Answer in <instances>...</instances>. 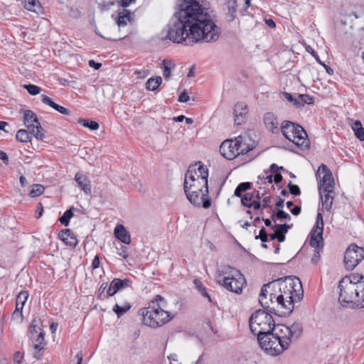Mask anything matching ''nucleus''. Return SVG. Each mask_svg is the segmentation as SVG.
<instances>
[{"mask_svg":"<svg viewBox=\"0 0 364 364\" xmlns=\"http://www.w3.org/2000/svg\"><path fill=\"white\" fill-rule=\"evenodd\" d=\"M220 28L208 9L198 0H183L170 24L166 38L173 43L191 45L200 41L209 43L218 39Z\"/></svg>","mask_w":364,"mask_h":364,"instance_id":"f257e3e1","label":"nucleus"},{"mask_svg":"<svg viewBox=\"0 0 364 364\" xmlns=\"http://www.w3.org/2000/svg\"><path fill=\"white\" fill-rule=\"evenodd\" d=\"M303 289L300 279L296 277H286L264 284L259 294V304L264 309H272L270 303L277 304L279 315L290 314L294 304L303 298ZM272 313V310H269Z\"/></svg>","mask_w":364,"mask_h":364,"instance_id":"f03ea898","label":"nucleus"},{"mask_svg":"<svg viewBox=\"0 0 364 364\" xmlns=\"http://www.w3.org/2000/svg\"><path fill=\"white\" fill-rule=\"evenodd\" d=\"M166 301L160 295H156L149 303L147 307L139 310L144 325L156 328L162 326L172 319L170 313L166 309Z\"/></svg>","mask_w":364,"mask_h":364,"instance_id":"7ed1b4c3","label":"nucleus"},{"mask_svg":"<svg viewBox=\"0 0 364 364\" xmlns=\"http://www.w3.org/2000/svg\"><path fill=\"white\" fill-rule=\"evenodd\" d=\"M256 146L255 141L248 134L225 140L220 146L221 154L228 160L247 154Z\"/></svg>","mask_w":364,"mask_h":364,"instance_id":"20e7f679","label":"nucleus"},{"mask_svg":"<svg viewBox=\"0 0 364 364\" xmlns=\"http://www.w3.org/2000/svg\"><path fill=\"white\" fill-rule=\"evenodd\" d=\"M316 180L318 184L319 196L322 208L329 210L334 199V179L331 170L325 164L318 166L316 173Z\"/></svg>","mask_w":364,"mask_h":364,"instance_id":"39448f33","label":"nucleus"},{"mask_svg":"<svg viewBox=\"0 0 364 364\" xmlns=\"http://www.w3.org/2000/svg\"><path fill=\"white\" fill-rule=\"evenodd\" d=\"M183 188L188 200L195 206L208 208L210 200L208 197V181L203 178L199 180H184Z\"/></svg>","mask_w":364,"mask_h":364,"instance_id":"423d86ee","label":"nucleus"},{"mask_svg":"<svg viewBox=\"0 0 364 364\" xmlns=\"http://www.w3.org/2000/svg\"><path fill=\"white\" fill-rule=\"evenodd\" d=\"M362 274H351L344 277L338 283V301L343 306H357L358 282Z\"/></svg>","mask_w":364,"mask_h":364,"instance_id":"0eeeda50","label":"nucleus"},{"mask_svg":"<svg viewBox=\"0 0 364 364\" xmlns=\"http://www.w3.org/2000/svg\"><path fill=\"white\" fill-rule=\"evenodd\" d=\"M278 325L272 331L257 338L259 346L270 355H278L287 350L289 345Z\"/></svg>","mask_w":364,"mask_h":364,"instance_id":"6e6552de","label":"nucleus"},{"mask_svg":"<svg viewBox=\"0 0 364 364\" xmlns=\"http://www.w3.org/2000/svg\"><path fill=\"white\" fill-rule=\"evenodd\" d=\"M217 282L228 291L240 294L245 279L237 269L225 266L221 273L217 277Z\"/></svg>","mask_w":364,"mask_h":364,"instance_id":"1a4fd4ad","label":"nucleus"},{"mask_svg":"<svg viewBox=\"0 0 364 364\" xmlns=\"http://www.w3.org/2000/svg\"><path fill=\"white\" fill-rule=\"evenodd\" d=\"M250 328L253 334L257 338L272 331L276 328L272 316L264 310L255 311L250 318Z\"/></svg>","mask_w":364,"mask_h":364,"instance_id":"9d476101","label":"nucleus"},{"mask_svg":"<svg viewBox=\"0 0 364 364\" xmlns=\"http://www.w3.org/2000/svg\"><path fill=\"white\" fill-rule=\"evenodd\" d=\"M281 130L285 138L296 146H303L306 145L307 134L300 125L289 121H284L282 124Z\"/></svg>","mask_w":364,"mask_h":364,"instance_id":"9b49d317","label":"nucleus"},{"mask_svg":"<svg viewBox=\"0 0 364 364\" xmlns=\"http://www.w3.org/2000/svg\"><path fill=\"white\" fill-rule=\"evenodd\" d=\"M23 122L25 126L29 129L31 134H33L38 140L43 139L45 130L41 127L37 115L33 111H24Z\"/></svg>","mask_w":364,"mask_h":364,"instance_id":"f8f14e48","label":"nucleus"},{"mask_svg":"<svg viewBox=\"0 0 364 364\" xmlns=\"http://www.w3.org/2000/svg\"><path fill=\"white\" fill-rule=\"evenodd\" d=\"M364 259V249L356 245H350L344 255V264L347 269H354Z\"/></svg>","mask_w":364,"mask_h":364,"instance_id":"ddd939ff","label":"nucleus"},{"mask_svg":"<svg viewBox=\"0 0 364 364\" xmlns=\"http://www.w3.org/2000/svg\"><path fill=\"white\" fill-rule=\"evenodd\" d=\"M202 177L204 181H208V168L203 165L202 162L198 161L188 167V169L186 173L184 180H199L202 178Z\"/></svg>","mask_w":364,"mask_h":364,"instance_id":"4468645a","label":"nucleus"},{"mask_svg":"<svg viewBox=\"0 0 364 364\" xmlns=\"http://www.w3.org/2000/svg\"><path fill=\"white\" fill-rule=\"evenodd\" d=\"M278 326L284 338L288 340L289 346L293 341L297 340L303 333V326L301 323L295 322L289 326L285 325H278Z\"/></svg>","mask_w":364,"mask_h":364,"instance_id":"2eb2a0df","label":"nucleus"},{"mask_svg":"<svg viewBox=\"0 0 364 364\" xmlns=\"http://www.w3.org/2000/svg\"><path fill=\"white\" fill-rule=\"evenodd\" d=\"M323 228L314 227L310 232L309 244L311 247L315 249L316 253H319L323 248Z\"/></svg>","mask_w":364,"mask_h":364,"instance_id":"dca6fc26","label":"nucleus"},{"mask_svg":"<svg viewBox=\"0 0 364 364\" xmlns=\"http://www.w3.org/2000/svg\"><path fill=\"white\" fill-rule=\"evenodd\" d=\"M248 109L244 102H238L235 105L234 108V122L236 125H241L247 119Z\"/></svg>","mask_w":364,"mask_h":364,"instance_id":"f3484780","label":"nucleus"},{"mask_svg":"<svg viewBox=\"0 0 364 364\" xmlns=\"http://www.w3.org/2000/svg\"><path fill=\"white\" fill-rule=\"evenodd\" d=\"M132 282L128 279L114 278L107 290V296H114L120 289L131 287Z\"/></svg>","mask_w":364,"mask_h":364,"instance_id":"a211bd4d","label":"nucleus"},{"mask_svg":"<svg viewBox=\"0 0 364 364\" xmlns=\"http://www.w3.org/2000/svg\"><path fill=\"white\" fill-rule=\"evenodd\" d=\"M263 122L265 127L272 133H277L279 130V121L273 112H267L263 116Z\"/></svg>","mask_w":364,"mask_h":364,"instance_id":"6ab92c4d","label":"nucleus"},{"mask_svg":"<svg viewBox=\"0 0 364 364\" xmlns=\"http://www.w3.org/2000/svg\"><path fill=\"white\" fill-rule=\"evenodd\" d=\"M75 180L77 186L86 195H91L92 186L90 179L87 176L82 173H77L75 176Z\"/></svg>","mask_w":364,"mask_h":364,"instance_id":"aec40b11","label":"nucleus"},{"mask_svg":"<svg viewBox=\"0 0 364 364\" xmlns=\"http://www.w3.org/2000/svg\"><path fill=\"white\" fill-rule=\"evenodd\" d=\"M31 339L32 340V345L33 348L37 350V352H36L34 354V357L37 359H40L41 357L40 351L44 349L46 346L44 333L40 332L39 334H37V336H35L33 338Z\"/></svg>","mask_w":364,"mask_h":364,"instance_id":"412c9836","label":"nucleus"},{"mask_svg":"<svg viewBox=\"0 0 364 364\" xmlns=\"http://www.w3.org/2000/svg\"><path fill=\"white\" fill-rule=\"evenodd\" d=\"M59 237L65 245L71 247H75L77 244L75 236L69 229L62 230L59 234Z\"/></svg>","mask_w":364,"mask_h":364,"instance_id":"4be33fe9","label":"nucleus"},{"mask_svg":"<svg viewBox=\"0 0 364 364\" xmlns=\"http://www.w3.org/2000/svg\"><path fill=\"white\" fill-rule=\"evenodd\" d=\"M115 237L122 242L129 245L131 242L130 235L122 225H117L114 230Z\"/></svg>","mask_w":364,"mask_h":364,"instance_id":"5701e85b","label":"nucleus"},{"mask_svg":"<svg viewBox=\"0 0 364 364\" xmlns=\"http://www.w3.org/2000/svg\"><path fill=\"white\" fill-rule=\"evenodd\" d=\"M24 8L36 14H42L43 7L38 0H22Z\"/></svg>","mask_w":364,"mask_h":364,"instance_id":"b1692460","label":"nucleus"},{"mask_svg":"<svg viewBox=\"0 0 364 364\" xmlns=\"http://www.w3.org/2000/svg\"><path fill=\"white\" fill-rule=\"evenodd\" d=\"M131 309V304L128 301L116 303L112 310L120 318Z\"/></svg>","mask_w":364,"mask_h":364,"instance_id":"393cba45","label":"nucleus"},{"mask_svg":"<svg viewBox=\"0 0 364 364\" xmlns=\"http://www.w3.org/2000/svg\"><path fill=\"white\" fill-rule=\"evenodd\" d=\"M351 128L353 130L355 136L360 141L364 140V128L359 120H355L351 124Z\"/></svg>","mask_w":364,"mask_h":364,"instance_id":"a878e982","label":"nucleus"},{"mask_svg":"<svg viewBox=\"0 0 364 364\" xmlns=\"http://www.w3.org/2000/svg\"><path fill=\"white\" fill-rule=\"evenodd\" d=\"M163 75L166 80H168L171 75V70L176 67L175 63L171 60H163Z\"/></svg>","mask_w":364,"mask_h":364,"instance_id":"bb28decb","label":"nucleus"},{"mask_svg":"<svg viewBox=\"0 0 364 364\" xmlns=\"http://www.w3.org/2000/svg\"><path fill=\"white\" fill-rule=\"evenodd\" d=\"M358 296L357 299V306L364 308V276L362 275V279L358 282Z\"/></svg>","mask_w":364,"mask_h":364,"instance_id":"cd10ccee","label":"nucleus"},{"mask_svg":"<svg viewBox=\"0 0 364 364\" xmlns=\"http://www.w3.org/2000/svg\"><path fill=\"white\" fill-rule=\"evenodd\" d=\"M161 82L162 79L159 76L151 77L146 82V88L148 90L154 91L159 87Z\"/></svg>","mask_w":364,"mask_h":364,"instance_id":"c85d7f7f","label":"nucleus"},{"mask_svg":"<svg viewBox=\"0 0 364 364\" xmlns=\"http://www.w3.org/2000/svg\"><path fill=\"white\" fill-rule=\"evenodd\" d=\"M28 298V293L26 291H21L16 299V306L23 309L24 305Z\"/></svg>","mask_w":364,"mask_h":364,"instance_id":"c756f323","label":"nucleus"},{"mask_svg":"<svg viewBox=\"0 0 364 364\" xmlns=\"http://www.w3.org/2000/svg\"><path fill=\"white\" fill-rule=\"evenodd\" d=\"M193 284L196 289L202 294V296L208 298V301H211L210 296H209L206 288L203 286L202 282L198 279H194Z\"/></svg>","mask_w":364,"mask_h":364,"instance_id":"7c9ffc66","label":"nucleus"},{"mask_svg":"<svg viewBox=\"0 0 364 364\" xmlns=\"http://www.w3.org/2000/svg\"><path fill=\"white\" fill-rule=\"evenodd\" d=\"M16 138L23 143L31 141L30 134L26 129H19L16 134Z\"/></svg>","mask_w":364,"mask_h":364,"instance_id":"2f4dec72","label":"nucleus"},{"mask_svg":"<svg viewBox=\"0 0 364 364\" xmlns=\"http://www.w3.org/2000/svg\"><path fill=\"white\" fill-rule=\"evenodd\" d=\"M79 123L81 124L83 127L89 128L90 130H97L100 127L97 122L85 119H80Z\"/></svg>","mask_w":364,"mask_h":364,"instance_id":"473e14b6","label":"nucleus"},{"mask_svg":"<svg viewBox=\"0 0 364 364\" xmlns=\"http://www.w3.org/2000/svg\"><path fill=\"white\" fill-rule=\"evenodd\" d=\"M251 186V183H240L235 190L234 195L237 197H241L242 193L248 190Z\"/></svg>","mask_w":364,"mask_h":364,"instance_id":"72a5a7b5","label":"nucleus"},{"mask_svg":"<svg viewBox=\"0 0 364 364\" xmlns=\"http://www.w3.org/2000/svg\"><path fill=\"white\" fill-rule=\"evenodd\" d=\"M74 214L71 209L66 210L63 215L59 218V221L65 226H68L70 220L73 217Z\"/></svg>","mask_w":364,"mask_h":364,"instance_id":"f704fd0d","label":"nucleus"},{"mask_svg":"<svg viewBox=\"0 0 364 364\" xmlns=\"http://www.w3.org/2000/svg\"><path fill=\"white\" fill-rule=\"evenodd\" d=\"M44 189L43 186L41 184H34L29 192V196L32 198L39 196L44 192Z\"/></svg>","mask_w":364,"mask_h":364,"instance_id":"c9c22d12","label":"nucleus"},{"mask_svg":"<svg viewBox=\"0 0 364 364\" xmlns=\"http://www.w3.org/2000/svg\"><path fill=\"white\" fill-rule=\"evenodd\" d=\"M23 309L16 306L14 311L12 314L11 319L17 323H22L23 321Z\"/></svg>","mask_w":364,"mask_h":364,"instance_id":"e433bc0d","label":"nucleus"},{"mask_svg":"<svg viewBox=\"0 0 364 364\" xmlns=\"http://www.w3.org/2000/svg\"><path fill=\"white\" fill-rule=\"evenodd\" d=\"M131 14L127 12V14L120 13L117 19V24L119 26H124L127 25L128 21H130Z\"/></svg>","mask_w":364,"mask_h":364,"instance_id":"4c0bfd02","label":"nucleus"},{"mask_svg":"<svg viewBox=\"0 0 364 364\" xmlns=\"http://www.w3.org/2000/svg\"><path fill=\"white\" fill-rule=\"evenodd\" d=\"M289 228V225L286 223L282 225L276 224L272 227V229L277 234H286L287 233Z\"/></svg>","mask_w":364,"mask_h":364,"instance_id":"58836bf2","label":"nucleus"},{"mask_svg":"<svg viewBox=\"0 0 364 364\" xmlns=\"http://www.w3.org/2000/svg\"><path fill=\"white\" fill-rule=\"evenodd\" d=\"M275 218L287 220H291V216L282 210H279L276 213H272V219L274 223L276 222Z\"/></svg>","mask_w":364,"mask_h":364,"instance_id":"ea45409f","label":"nucleus"},{"mask_svg":"<svg viewBox=\"0 0 364 364\" xmlns=\"http://www.w3.org/2000/svg\"><path fill=\"white\" fill-rule=\"evenodd\" d=\"M254 194L250 193H245L242 198L241 202L244 206L251 208V203L254 200Z\"/></svg>","mask_w":364,"mask_h":364,"instance_id":"a19ab883","label":"nucleus"},{"mask_svg":"<svg viewBox=\"0 0 364 364\" xmlns=\"http://www.w3.org/2000/svg\"><path fill=\"white\" fill-rule=\"evenodd\" d=\"M23 87L31 95H36L41 91V88L40 87L32 84L25 85Z\"/></svg>","mask_w":364,"mask_h":364,"instance_id":"79ce46f5","label":"nucleus"},{"mask_svg":"<svg viewBox=\"0 0 364 364\" xmlns=\"http://www.w3.org/2000/svg\"><path fill=\"white\" fill-rule=\"evenodd\" d=\"M227 6L229 10L230 20H233L236 12V0H228Z\"/></svg>","mask_w":364,"mask_h":364,"instance_id":"37998d69","label":"nucleus"},{"mask_svg":"<svg viewBox=\"0 0 364 364\" xmlns=\"http://www.w3.org/2000/svg\"><path fill=\"white\" fill-rule=\"evenodd\" d=\"M283 95L288 101L293 102L296 107L300 108L303 107V104L299 99L295 98L291 94L284 92Z\"/></svg>","mask_w":364,"mask_h":364,"instance_id":"c03bdc74","label":"nucleus"},{"mask_svg":"<svg viewBox=\"0 0 364 364\" xmlns=\"http://www.w3.org/2000/svg\"><path fill=\"white\" fill-rule=\"evenodd\" d=\"M299 100L303 104L312 105L314 102V97L308 94H301L299 95Z\"/></svg>","mask_w":364,"mask_h":364,"instance_id":"a18cd8bd","label":"nucleus"},{"mask_svg":"<svg viewBox=\"0 0 364 364\" xmlns=\"http://www.w3.org/2000/svg\"><path fill=\"white\" fill-rule=\"evenodd\" d=\"M34 321H33L29 331L31 338H33L35 336H37V334H39L40 332H43L40 327L33 324Z\"/></svg>","mask_w":364,"mask_h":364,"instance_id":"49530a36","label":"nucleus"},{"mask_svg":"<svg viewBox=\"0 0 364 364\" xmlns=\"http://www.w3.org/2000/svg\"><path fill=\"white\" fill-rule=\"evenodd\" d=\"M41 102L53 109H54L55 106L56 105V103H55L49 97L45 95H41Z\"/></svg>","mask_w":364,"mask_h":364,"instance_id":"de8ad7c7","label":"nucleus"},{"mask_svg":"<svg viewBox=\"0 0 364 364\" xmlns=\"http://www.w3.org/2000/svg\"><path fill=\"white\" fill-rule=\"evenodd\" d=\"M289 192L294 196H299L301 193L299 187L297 185L292 184L291 182L288 184Z\"/></svg>","mask_w":364,"mask_h":364,"instance_id":"09e8293b","label":"nucleus"},{"mask_svg":"<svg viewBox=\"0 0 364 364\" xmlns=\"http://www.w3.org/2000/svg\"><path fill=\"white\" fill-rule=\"evenodd\" d=\"M267 238L268 235L264 228L259 230V235L255 236V239H260L262 242H266L267 241Z\"/></svg>","mask_w":364,"mask_h":364,"instance_id":"8fccbe9b","label":"nucleus"},{"mask_svg":"<svg viewBox=\"0 0 364 364\" xmlns=\"http://www.w3.org/2000/svg\"><path fill=\"white\" fill-rule=\"evenodd\" d=\"M118 255L122 257L124 259H127L129 256L127 248L123 245L120 247V248L118 249Z\"/></svg>","mask_w":364,"mask_h":364,"instance_id":"3c124183","label":"nucleus"},{"mask_svg":"<svg viewBox=\"0 0 364 364\" xmlns=\"http://www.w3.org/2000/svg\"><path fill=\"white\" fill-rule=\"evenodd\" d=\"M54 109L58 111V112L63 114H65V115L70 114V110L69 109H68L67 108H65L64 107L58 105L57 104L55 106Z\"/></svg>","mask_w":364,"mask_h":364,"instance_id":"603ef678","label":"nucleus"},{"mask_svg":"<svg viewBox=\"0 0 364 364\" xmlns=\"http://www.w3.org/2000/svg\"><path fill=\"white\" fill-rule=\"evenodd\" d=\"M54 109L58 111V112L63 114H65V115L70 114V110L69 109H68L67 108H65L64 107L58 105L57 104L55 106Z\"/></svg>","mask_w":364,"mask_h":364,"instance_id":"864d4df0","label":"nucleus"},{"mask_svg":"<svg viewBox=\"0 0 364 364\" xmlns=\"http://www.w3.org/2000/svg\"><path fill=\"white\" fill-rule=\"evenodd\" d=\"M314 227H318L321 228L322 227L323 228V216L321 213H318L316 215V222Z\"/></svg>","mask_w":364,"mask_h":364,"instance_id":"5fc2aeb1","label":"nucleus"},{"mask_svg":"<svg viewBox=\"0 0 364 364\" xmlns=\"http://www.w3.org/2000/svg\"><path fill=\"white\" fill-rule=\"evenodd\" d=\"M189 100V96L186 92H183L178 97V101L180 102H186Z\"/></svg>","mask_w":364,"mask_h":364,"instance_id":"6e6d98bb","label":"nucleus"},{"mask_svg":"<svg viewBox=\"0 0 364 364\" xmlns=\"http://www.w3.org/2000/svg\"><path fill=\"white\" fill-rule=\"evenodd\" d=\"M0 159L3 161L4 164L7 165L9 164V157L6 152L0 150Z\"/></svg>","mask_w":364,"mask_h":364,"instance_id":"4d7b16f0","label":"nucleus"},{"mask_svg":"<svg viewBox=\"0 0 364 364\" xmlns=\"http://www.w3.org/2000/svg\"><path fill=\"white\" fill-rule=\"evenodd\" d=\"M100 266V257L98 255H96L95 258L92 260L91 267L95 269L98 268Z\"/></svg>","mask_w":364,"mask_h":364,"instance_id":"13d9d810","label":"nucleus"},{"mask_svg":"<svg viewBox=\"0 0 364 364\" xmlns=\"http://www.w3.org/2000/svg\"><path fill=\"white\" fill-rule=\"evenodd\" d=\"M89 65L91 67V68H95V70H98L101 68L102 66V64L100 63H96L95 60H89V63H88Z\"/></svg>","mask_w":364,"mask_h":364,"instance_id":"bf43d9fd","label":"nucleus"},{"mask_svg":"<svg viewBox=\"0 0 364 364\" xmlns=\"http://www.w3.org/2000/svg\"><path fill=\"white\" fill-rule=\"evenodd\" d=\"M270 200H271V198L269 196H267V197L264 198L262 200V208H271V206L269 205Z\"/></svg>","mask_w":364,"mask_h":364,"instance_id":"052dcab7","label":"nucleus"},{"mask_svg":"<svg viewBox=\"0 0 364 364\" xmlns=\"http://www.w3.org/2000/svg\"><path fill=\"white\" fill-rule=\"evenodd\" d=\"M272 178H273V176L272 174L267 176H263L262 178L259 176V179H261V180L262 179V180H264V183H272Z\"/></svg>","mask_w":364,"mask_h":364,"instance_id":"680f3d73","label":"nucleus"},{"mask_svg":"<svg viewBox=\"0 0 364 364\" xmlns=\"http://www.w3.org/2000/svg\"><path fill=\"white\" fill-rule=\"evenodd\" d=\"M135 0H119V3L124 8H126L129 6L132 2H134Z\"/></svg>","mask_w":364,"mask_h":364,"instance_id":"e2e57ef3","label":"nucleus"},{"mask_svg":"<svg viewBox=\"0 0 364 364\" xmlns=\"http://www.w3.org/2000/svg\"><path fill=\"white\" fill-rule=\"evenodd\" d=\"M36 211L38 213V215L37 216V218H39L42 216L43 213V206L41 203H39L37 205Z\"/></svg>","mask_w":364,"mask_h":364,"instance_id":"0e129e2a","label":"nucleus"},{"mask_svg":"<svg viewBox=\"0 0 364 364\" xmlns=\"http://www.w3.org/2000/svg\"><path fill=\"white\" fill-rule=\"evenodd\" d=\"M282 178L283 177L282 174L279 173H276L275 175L274 176V181L275 183H279L282 181Z\"/></svg>","mask_w":364,"mask_h":364,"instance_id":"69168bd1","label":"nucleus"},{"mask_svg":"<svg viewBox=\"0 0 364 364\" xmlns=\"http://www.w3.org/2000/svg\"><path fill=\"white\" fill-rule=\"evenodd\" d=\"M252 207H253L255 210H259L262 207V205L259 200H253L251 203V208Z\"/></svg>","mask_w":364,"mask_h":364,"instance_id":"338daca9","label":"nucleus"},{"mask_svg":"<svg viewBox=\"0 0 364 364\" xmlns=\"http://www.w3.org/2000/svg\"><path fill=\"white\" fill-rule=\"evenodd\" d=\"M301 208L299 206H295L294 208L291 210V213L294 215H299L301 213Z\"/></svg>","mask_w":364,"mask_h":364,"instance_id":"774afa93","label":"nucleus"}]
</instances>
